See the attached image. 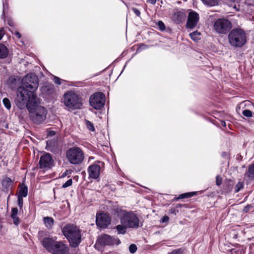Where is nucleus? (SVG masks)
<instances>
[{
	"instance_id": "obj_7",
	"label": "nucleus",
	"mask_w": 254,
	"mask_h": 254,
	"mask_svg": "<svg viewBox=\"0 0 254 254\" xmlns=\"http://www.w3.org/2000/svg\"><path fill=\"white\" fill-rule=\"evenodd\" d=\"M245 31L240 28H234L229 33L228 39L230 44L236 47H241L246 42Z\"/></svg>"
},
{
	"instance_id": "obj_52",
	"label": "nucleus",
	"mask_w": 254,
	"mask_h": 254,
	"mask_svg": "<svg viewBox=\"0 0 254 254\" xmlns=\"http://www.w3.org/2000/svg\"><path fill=\"white\" fill-rule=\"evenodd\" d=\"M204 4H206V0H201Z\"/></svg>"
},
{
	"instance_id": "obj_16",
	"label": "nucleus",
	"mask_w": 254,
	"mask_h": 254,
	"mask_svg": "<svg viewBox=\"0 0 254 254\" xmlns=\"http://www.w3.org/2000/svg\"><path fill=\"white\" fill-rule=\"evenodd\" d=\"M101 167L97 164H93L88 168V173L90 178L96 179L98 178L100 175Z\"/></svg>"
},
{
	"instance_id": "obj_21",
	"label": "nucleus",
	"mask_w": 254,
	"mask_h": 254,
	"mask_svg": "<svg viewBox=\"0 0 254 254\" xmlns=\"http://www.w3.org/2000/svg\"><path fill=\"white\" fill-rule=\"evenodd\" d=\"M246 175L252 180H254V163L249 165Z\"/></svg>"
},
{
	"instance_id": "obj_36",
	"label": "nucleus",
	"mask_w": 254,
	"mask_h": 254,
	"mask_svg": "<svg viewBox=\"0 0 254 254\" xmlns=\"http://www.w3.org/2000/svg\"><path fill=\"white\" fill-rule=\"evenodd\" d=\"M222 178L219 176L218 175L216 177V184L217 186H219L222 184Z\"/></svg>"
},
{
	"instance_id": "obj_49",
	"label": "nucleus",
	"mask_w": 254,
	"mask_h": 254,
	"mask_svg": "<svg viewBox=\"0 0 254 254\" xmlns=\"http://www.w3.org/2000/svg\"><path fill=\"white\" fill-rule=\"evenodd\" d=\"M15 35L18 38H21V34H20L19 32L16 31L15 32Z\"/></svg>"
},
{
	"instance_id": "obj_45",
	"label": "nucleus",
	"mask_w": 254,
	"mask_h": 254,
	"mask_svg": "<svg viewBox=\"0 0 254 254\" xmlns=\"http://www.w3.org/2000/svg\"><path fill=\"white\" fill-rule=\"evenodd\" d=\"M4 34V30L3 28L0 29V40L2 39Z\"/></svg>"
},
{
	"instance_id": "obj_37",
	"label": "nucleus",
	"mask_w": 254,
	"mask_h": 254,
	"mask_svg": "<svg viewBox=\"0 0 254 254\" xmlns=\"http://www.w3.org/2000/svg\"><path fill=\"white\" fill-rule=\"evenodd\" d=\"M17 202H18V205L20 207V209H21L23 206V197H21V196H18Z\"/></svg>"
},
{
	"instance_id": "obj_9",
	"label": "nucleus",
	"mask_w": 254,
	"mask_h": 254,
	"mask_svg": "<svg viewBox=\"0 0 254 254\" xmlns=\"http://www.w3.org/2000/svg\"><path fill=\"white\" fill-rule=\"evenodd\" d=\"M22 86L28 90L34 92L38 87V79L34 74H27L22 79Z\"/></svg>"
},
{
	"instance_id": "obj_19",
	"label": "nucleus",
	"mask_w": 254,
	"mask_h": 254,
	"mask_svg": "<svg viewBox=\"0 0 254 254\" xmlns=\"http://www.w3.org/2000/svg\"><path fill=\"white\" fill-rule=\"evenodd\" d=\"M13 182L9 178H5L2 181V185L5 190L11 188Z\"/></svg>"
},
{
	"instance_id": "obj_38",
	"label": "nucleus",
	"mask_w": 254,
	"mask_h": 254,
	"mask_svg": "<svg viewBox=\"0 0 254 254\" xmlns=\"http://www.w3.org/2000/svg\"><path fill=\"white\" fill-rule=\"evenodd\" d=\"M158 26L160 30L161 31H163L165 29V26L164 23L161 21H158Z\"/></svg>"
},
{
	"instance_id": "obj_3",
	"label": "nucleus",
	"mask_w": 254,
	"mask_h": 254,
	"mask_svg": "<svg viewBox=\"0 0 254 254\" xmlns=\"http://www.w3.org/2000/svg\"><path fill=\"white\" fill-rule=\"evenodd\" d=\"M40 99L37 102L32 105H29L27 110L29 113V117L31 120L35 124L39 125L44 122L47 115V109L40 106Z\"/></svg>"
},
{
	"instance_id": "obj_29",
	"label": "nucleus",
	"mask_w": 254,
	"mask_h": 254,
	"mask_svg": "<svg viewBox=\"0 0 254 254\" xmlns=\"http://www.w3.org/2000/svg\"><path fill=\"white\" fill-rule=\"evenodd\" d=\"M86 125L88 129L92 131H94L95 130L93 124L89 121H86Z\"/></svg>"
},
{
	"instance_id": "obj_48",
	"label": "nucleus",
	"mask_w": 254,
	"mask_h": 254,
	"mask_svg": "<svg viewBox=\"0 0 254 254\" xmlns=\"http://www.w3.org/2000/svg\"><path fill=\"white\" fill-rule=\"evenodd\" d=\"M157 0H147V2L151 4H154L156 2Z\"/></svg>"
},
{
	"instance_id": "obj_4",
	"label": "nucleus",
	"mask_w": 254,
	"mask_h": 254,
	"mask_svg": "<svg viewBox=\"0 0 254 254\" xmlns=\"http://www.w3.org/2000/svg\"><path fill=\"white\" fill-rule=\"evenodd\" d=\"M117 213L120 217L121 223L127 226L128 228L137 229L139 227V220L132 211L128 212L117 209Z\"/></svg>"
},
{
	"instance_id": "obj_15",
	"label": "nucleus",
	"mask_w": 254,
	"mask_h": 254,
	"mask_svg": "<svg viewBox=\"0 0 254 254\" xmlns=\"http://www.w3.org/2000/svg\"><path fill=\"white\" fill-rule=\"evenodd\" d=\"M110 222L111 219L107 214L101 213L96 215V222L98 227L106 228L110 224Z\"/></svg>"
},
{
	"instance_id": "obj_41",
	"label": "nucleus",
	"mask_w": 254,
	"mask_h": 254,
	"mask_svg": "<svg viewBox=\"0 0 254 254\" xmlns=\"http://www.w3.org/2000/svg\"><path fill=\"white\" fill-rule=\"evenodd\" d=\"M60 80H61V79L60 78H59L58 77H57V76H54V82L56 84H57L58 85H60L61 84Z\"/></svg>"
},
{
	"instance_id": "obj_26",
	"label": "nucleus",
	"mask_w": 254,
	"mask_h": 254,
	"mask_svg": "<svg viewBox=\"0 0 254 254\" xmlns=\"http://www.w3.org/2000/svg\"><path fill=\"white\" fill-rule=\"evenodd\" d=\"M191 39L194 41L197 42L200 39V33L197 31H195L190 34Z\"/></svg>"
},
{
	"instance_id": "obj_13",
	"label": "nucleus",
	"mask_w": 254,
	"mask_h": 254,
	"mask_svg": "<svg viewBox=\"0 0 254 254\" xmlns=\"http://www.w3.org/2000/svg\"><path fill=\"white\" fill-rule=\"evenodd\" d=\"M199 19V14L195 11L190 10L188 14L186 24V29H193L197 25Z\"/></svg>"
},
{
	"instance_id": "obj_40",
	"label": "nucleus",
	"mask_w": 254,
	"mask_h": 254,
	"mask_svg": "<svg viewBox=\"0 0 254 254\" xmlns=\"http://www.w3.org/2000/svg\"><path fill=\"white\" fill-rule=\"evenodd\" d=\"M221 156L225 159H228L229 158V153L227 152H223Z\"/></svg>"
},
{
	"instance_id": "obj_12",
	"label": "nucleus",
	"mask_w": 254,
	"mask_h": 254,
	"mask_svg": "<svg viewBox=\"0 0 254 254\" xmlns=\"http://www.w3.org/2000/svg\"><path fill=\"white\" fill-rule=\"evenodd\" d=\"M97 242L102 246H111L115 244L118 245L121 243V241L118 238L111 237L107 234L100 236L98 238Z\"/></svg>"
},
{
	"instance_id": "obj_33",
	"label": "nucleus",
	"mask_w": 254,
	"mask_h": 254,
	"mask_svg": "<svg viewBox=\"0 0 254 254\" xmlns=\"http://www.w3.org/2000/svg\"><path fill=\"white\" fill-rule=\"evenodd\" d=\"M10 216L13 220V223L15 225H18L19 224L20 221L19 218L17 217V215H10Z\"/></svg>"
},
{
	"instance_id": "obj_44",
	"label": "nucleus",
	"mask_w": 254,
	"mask_h": 254,
	"mask_svg": "<svg viewBox=\"0 0 254 254\" xmlns=\"http://www.w3.org/2000/svg\"><path fill=\"white\" fill-rule=\"evenodd\" d=\"M169 220V218L168 216H164L162 217V220H161V222L162 223H165V222H168Z\"/></svg>"
},
{
	"instance_id": "obj_5",
	"label": "nucleus",
	"mask_w": 254,
	"mask_h": 254,
	"mask_svg": "<svg viewBox=\"0 0 254 254\" xmlns=\"http://www.w3.org/2000/svg\"><path fill=\"white\" fill-rule=\"evenodd\" d=\"M43 247L53 254H67L68 247L61 242L56 241L50 238H45L42 241Z\"/></svg>"
},
{
	"instance_id": "obj_46",
	"label": "nucleus",
	"mask_w": 254,
	"mask_h": 254,
	"mask_svg": "<svg viewBox=\"0 0 254 254\" xmlns=\"http://www.w3.org/2000/svg\"><path fill=\"white\" fill-rule=\"evenodd\" d=\"M56 134V132L54 130H51V131H49L48 133H47V135L48 136H54L55 134Z\"/></svg>"
},
{
	"instance_id": "obj_22",
	"label": "nucleus",
	"mask_w": 254,
	"mask_h": 254,
	"mask_svg": "<svg viewBox=\"0 0 254 254\" xmlns=\"http://www.w3.org/2000/svg\"><path fill=\"white\" fill-rule=\"evenodd\" d=\"M196 191L186 192L179 195L178 197H175L174 198V200H178L180 199H183L186 198H190L192 197L193 196L196 195Z\"/></svg>"
},
{
	"instance_id": "obj_23",
	"label": "nucleus",
	"mask_w": 254,
	"mask_h": 254,
	"mask_svg": "<svg viewBox=\"0 0 254 254\" xmlns=\"http://www.w3.org/2000/svg\"><path fill=\"white\" fill-rule=\"evenodd\" d=\"M28 193V187L25 185H22L19 190L18 196L22 197H26Z\"/></svg>"
},
{
	"instance_id": "obj_42",
	"label": "nucleus",
	"mask_w": 254,
	"mask_h": 254,
	"mask_svg": "<svg viewBox=\"0 0 254 254\" xmlns=\"http://www.w3.org/2000/svg\"><path fill=\"white\" fill-rule=\"evenodd\" d=\"M252 207H253V206L251 205H247V206H246L244 207V208L243 209V211L245 212H247Z\"/></svg>"
},
{
	"instance_id": "obj_10",
	"label": "nucleus",
	"mask_w": 254,
	"mask_h": 254,
	"mask_svg": "<svg viewBox=\"0 0 254 254\" xmlns=\"http://www.w3.org/2000/svg\"><path fill=\"white\" fill-rule=\"evenodd\" d=\"M213 27L217 33L225 34L228 33L231 29L232 24L227 19L220 18L214 22Z\"/></svg>"
},
{
	"instance_id": "obj_17",
	"label": "nucleus",
	"mask_w": 254,
	"mask_h": 254,
	"mask_svg": "<svg viewBox=\"0 0 254 254\" xmlns=\"http://www.w3.org/2000/svg\"><path fill=\"white\" fill-rule=\"evenodd\" d=\"M46 148L52 152L56 153L59 150L58 141L55 139L48 140L47 141Z\"/></svg>"
},
{
	"instance_id": "obj_25",
	"label": "nucleus",
	"mask_w": 254,
	"mask_h": 254,
	"mask_svg": "<svg viewBox=\"0 0 254 254\" xmlns=\"http://www.w3.org/2000/svg\"><path fill=\"white\" fill-rule=\"evenodd\" d=\"M127 226H125L124 224H121L118 225L116 228L117 229V231L118 232V234H125L127 232Z\"/></svg>"
},
{
	"instance_id": "obj_20",
	"label": "nucleus",
	"mask_w": 254,
	"mask_h": 254,
	"mask_svg": "<svg viewBox=\"0 0 254 254\" xmlns=\"http://www.w3.org/2000/svg\"><path fill=\"white\" fill-rule=\"evenodd\" d=\"M8 54V49L3 44H0V59L5 58Z\"/></svg>"
},
{
	"instance_id": "obj_24",
	"label": "nucleus",
	"mask_w": 254,
	"mask_h": 254,
	"mask_svg": "<svg viewBox=\"0 0 254 254\" xmlns=\"http://www.w3.org/2000/svg\"><path fill=\"white\" fill-rule=\"evenodd\" d=\"M44 222L47 228L51 229L54 224V220L50 217H46L44 218Z\"/></svg>"
},
{
	"instance_id": "obj_43",
	"label": "nucleus",
	"mask_w": 254,
	"mask_h": 254,
	"mask_svg": "<svg viewBox=\"0 0 254 254\" xmlns=\"http://www.w3.org/2000/svg\"><path fill=\"white\" fill-rule=\"evenodd\" d=\"M132 10L134 12V13L136 14V15L139 16L140 14V12L138 9L136 8L133 7L132 8Z\"/></svg>"
},
{
	"instance_id": "obj_11",
	"label": "nucleus",
	"mask_w": 254,
	"mask_h": 254,
	"mask_svg": "<svg viewBox=\"0 0 254 254\" xmlns=\"http://www.w3.org/2000/svg\"><path fill=\"white\" fill-rule=\"evenodd\" d=\"M90 105L96 110L100 109L105 104V97L101 92L93 94L89 99Z\"/></svg>"
},
{
	"instance_id": "obj_32",
	"label": "nucleus",
	"mask_w": 254,
	"mask_h": 254,
	"mask_svg": "<svg viewBox=\"0 0 254 254\" xmlns=\"http://www.w3.org/2000/svg\"><path fill=\"white\" fill-rule=\"evenodd\" d=\"M243 115L248 118H250L253 116V113L250 110H245L243 111Z\"/></svg>"
},
{
	"instance_id": "obj_39",
	"label": "nucleus",
	"mask_w": 254,
	"mask_h": 254,
	"mask_svg": "<svg viewBox=\"0 0 254 254\" xmlns=\"http://www.w3.org/2000/svg\"><path fill=\"white\" fill-rule=\"evenodd\" d=\"M18 212V210L17 208L15 207L13 208L11 210V213L10 215H17Z\"/></svg>"
},
{
	"instance_id": "obj_51",
	"label": "nucleus",
	"mask_w": 254,
	"mask_h": 254,
	"mask_svg": "<svg viewBox=\"0 0 254 254\" xmlns=\"http://www.w3.org/2000/svg\"><path fill=\"white\" fill-rule=\"evenodd\" d=\"M8 25H10V26H13V22H12V21H9L8 22Z\"/></svg>"
},
{
	"instance_id": "obj_31",
	"label": "nucleus",
	"mask_w": 254,
	"mask_h": 254,
	"mask_svg": "<svg viewBox=\"0 0 254 254\" xmlns=\"http://www.w3.org/2000/svg\"><path fill=\"white\" fill-rule=\"evenodd\" d=\"M184 249L180 248L178 249H175L172 251L171 252L168 253V254H183Z\"/></svg>"
},
{
	"instance_id": "obj_6",
	"label": "nucleus",
	"mask_w": 254,
	"mask_h": 254,
	"mask_svg": "<svg viewBox=\"0 0 254 254\" xmlns=\"http://www.w3.org/2000/svg\"><path fill=\"white\" fill-rule=\"evenodd\" d=\"M64 103L69 110L79 109L82 106V98L72 91H68L64 94Z\"/></svg>"
},
{
	"instance_id": "obj_35",
	"label": "nucleus",
	"mask_w": 254,
	"mask_h": 254,
	"mask_svg": "<svg viewBox=\"0 0 254 254\" xmlns=\"http://www.w3.org/2000/svg\"><path fill=\"white\" fill-rule=\"evenodd\" d=\"M72 184V180L71 179L68 180L63 185V188H66L70 186Z\"/></svg>"
},
{
	"instance_id": "obj_47",
	"label": "nucleus",
	"mask_w": 254,
	"mask_h": 254,
	"mask_svg": "<svg viewBox=\"0 0 254 254\" xmlns=\"http://www.w3.org/2000/svg\"><path fill=\"white\" fill-rule=\"evenodd\" d=\"M45 232L44 231H39L38 233V238L39 239L42 238V237L44 235Z\"/></svg>"
},
{
	"instance_id": "obj_34",
	"label": "nucleus",
	"mask_w": 254,
	"mask_h": 254,
	"mask_svg": "<svg viewBox=\"0 0 254 254\" xmlns=\"http://www.w3.org/2000/svg\"><path fill=\"white\" fill-rule=\"evenodd\" d=\"M137 250V247L135 244H131L129 247V251L130 253L133 254Z\"/></svg>"
},
{
	"instance_id": "obj_2",
	"label": "nucleus",
	"mask_w": 254,
	"mask_h": 254,
	"mask_svg": "<svg viewBox=\"0 0 254 254\" xmlns=\"http://www.w3.org/2000/svg\"><path fill=\"white\" fill-rule=\"evenodd\" d=\"M62 232L71 247L76 248L81 243V230L73 224L65 225L62 229Z\"/></svg>"
},
{
	"instance_id": "obj_1",
	"label": "nucleus",
	"mask_w": 254,
	"mask_h": 254,
	"mask_svg": "<svg viewBox=\"0 0 254 254\" xmlns=\"http://www.w3.org/2000/svg\"><path fill=\"white\" fill-rule=\"evenodd\" d=\"M39 99L33 91L28 90L23 86H20L16 91L15 103L19 109H24L26 108L27 109L30 105H33Z\"/></svg>"
},
{
	"instance_id": "obj_8",
	"label": "nucleus",
	"mask_w": 254,
	"mask_h": 254,
	"mask_svg": "<svg viewBox=\"0 0 254 254\" xmlns=\"http://www.w3.org/2000/svg\"><path fill=\"white\" fill-rule=\"evenodd\" d=\"M66 157L71 164L78 165L83 162L84 159V154L79 147H73L66 151Z\"/></svg>"
},
{
	"instance_id": "obj_28",
	"label": "nucleus",
	"mask_w": 254,
	"mask_h": 254,
	"mask_svg": "<svg viewBox=\"0 0 254 254\" xmlns=\"http://www.w3.org/2000/svg\"><path fill=\"white\" fill-rule=\"evenodd\" d=\"M219 0H207V6H213L219 4Z\"/></svg>"
},
{
	"instance_id": "obj_14",
	"label": "nucleus",
	"mask_w": 254,
	"mask_h": 254,
	"mask_svg": "<svg viewBox=\"0 0 254 254\" xmlns=\"http://www.w3.org/2000/svg\"><path fill=\"white\" fill-rule=\"evenodd\" d=\"M54 165V161L49 153H45L41 156L39 161V166L41 169H49Z\"/></svg>"
},
{
	"instance_id": "obj_50",
	"label": "nucleus",
	"mask_w": 254,
	"mask_h": 254,
	"mask_svg": "<svg viewBox=\"0 0 254 254\" xmlns=\"http://www.w3.org/2000/svg\"><path fill=\"white\" fill-rule=\"evenodd\" d=\"M220 123H221V125L222 126H223V127H226V122L224 121H221Z\"/></svg>"
},
{
	"instance_id": "obj_27",
	"label": "nucleus",
	"mask_w": 254,
	"mask_h": 254,
	"mask_svg": "<svg viewBox=\"0 0 254 254\" xmlns=\"http://www.w3.org/2000/svg\"><path fill=\"white\" fill-rule=\"evenodd\" d=\"M2 102L6 109L9 110L11 108V103L8 99L4 98L3 99Z\"/></svg>"
},
{
	"instance_id": "obj_18",
	"label": "nucleus",
	"mask_w": 254,
	"mask_h": 254,
	"mask_svg": "<svg viewBox=\"0 0 254 254\" xmlns=\"http://www.w3.org/2000/svg\"><path fill=\"white\" fill-rule=\"evenodd\" d=\"M173 18L175 22L180 23L185 21L186 19V15L184 13L178 11L174 13Z\"/></svg>"
},
{
	"instance_id": "obj_30",
	"label": "nucleus",
	"mask_w": 254,
	"mask_h": 254,
	"mask_svg": "<svg viewBox=\"0 0 254 254\" xmlns=\"http://www.w3.org/2000/svg\"><path fill=\"white\" fill-rule=\"evenodd\" d=\"M244 187V184L241 182H239L235 186V192H239Z\"/></svg>"
}]
</instances>
